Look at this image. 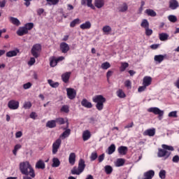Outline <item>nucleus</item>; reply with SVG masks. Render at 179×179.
I'll return each instance as SVG.
<instances>
[{
	"mask_svg": "<svg viewBox=\"0 0 179 179\" xmlns=\"http://www.w3.org/2000/svg\"><path fill=\"white\" fill-rule=\"evenodd\" d=\"M55 121L58 125H64V124L66 122V127L64 128V129H66V128H69V122H68L67 119L66 121H65V119L64 117H57L55 120Z\"/></svg>",
	"mask_w": 179,
	"mask_h": 179,
	"instance_id": "nucleus-10",
	"label": "nucleus"
},
{
	"mask_svg": "<svg viewBox=\"0 0 179 179\" xmlns=\"http://www.w3.org/2000/svg\"><path fill=\"white\" fill-rule=\"evenodd\" d=\"M81 105L83 107H85V108H92L93 107V104L92 102H90L86 99H83L81 101Z\"/></svg>",
	"mask_w": 179,
	"mask_h": 179,
	"instance_id": "nucleus-17",
	"label": "nucleus"
},
{
	"mask_svg": "<svg viewBox=\"0 0 179 179\" xmlns=\"http://www.w3.org/2000/svg\"><path fill=\"white\" fill-rule=\"evenodd\" d=\"M113 75V71H108L106 73V78L107 79H110V78Z\"/></svg>",
	"mask_w": 179,
	"mask_h": 179,
	"instance_id": "nucleus-62",
	"label": "nucleus"
},
{
	"mask_svg": "<svg viewBox=\"0 0 179 179\" xmlns=\"http://www.w3.org/2000/svg\"><path fill=\"white\" fill-rule=\"evenodd\" d=\"M145 13H147L148 16H151L152 17H155V16L157 15V13L155 12V10L152 9H147L145 10Z\"/></svg>",
	"mask_w": 179,
	"mask_h": 179,
	"instance_id": "nucleus-41",
	"label": "nucleus"
},
{
	"mask_svg": "<svg viewBox=\"0 0 179 179\" xmlns=\"http://www.w3.org/2000/svg\"><path fill=\"white\" fill-rule=\"evenodd\" d=\"M141 26L145 29L149 28V22L148 20L143 19L141 22Z\"/></svg>",
	"mask_w": 179,
	"mask_h": 179,
	"instance_id": "nucleus-39",
	"label": "nucleus"
},
{
	"mask_svg": "<svg viewBox=\"0 0 179 179\" xmlns=\"http://www.w3.org/2000/svg\"><path fill=\"white\" fill-rule=\"evenodd\" d=\"M46 127L48 128H55V127H57V123L55 122V120L48 121L46 123Z\"/></svg>",
	"mask_w": 179,
	"mask_h": 179,
	"instance_id": "nucleus-31",
	"label": "nucleus"
},
{
	"mask_svg": "<svg viewBox=\"0 0 179 179\" xmlns=\"http://www.w3.org/2000/svg\"><path fill=\"white\" fill-rule=\"evenodd\" d=\"M9 20H10V23L14 24V26L19 27V25L21 24L20 21L15 17H10L9 18Z\"/></svg>",
	"mask_w": 179,
	"mask_h": 179,
	"instance_id": "nucleus-29",
	"label": "nucleus"
},
{
	"mask_svg": "<svg viewBox=\"0 0 179 179\" xmlns=\"http://www.w3.org/2000/svg\"><path fill=\"white\" fill-rule=\"evenodd\" d=\"M162 148L158 149V157H170L171 152H174V147L171 145L162 144Z\"/></svg>",
	"mask_w": 179,
	"mask_h": 179,
	"instance_id": "nucleus-3",
	"label": "nucleus"
},
{
	"mask_svg": "<svg viewBox=\"0 0 179 179\" xmlns=\"http://www.w3.org/2000/svg\"><path fill=\"white\" fill-rule=\"evenodd\" d=\"M36 63V59L34 57H31L29 61L28 62V65H30L31 66L32 65H34Z\"/></svg>",
	"mask_w": 179,
	"mask_h": 179,
	"instance_id": "nucleus-55",
	"label": "nucleus"
},
{
	"mask_svg": "<svg viewBox=\"0 0 179 179\" xmlns=\"http://www.w3.org/2000/svg\"><path fill=\"white\" fill-rule=\"evenodd\" d=\"M81 173H82V172H80V171H79V169L76 168V166H74L73 168V169L71 170V174H73V176H75V175L79 176Z\"/></svg>",
	"mask_w": 179,
	"mask_h": 179,
	"instance_id": "nucleus-44",
	"label": "nucleus"
},
{
	"mask_svg": "<svg viewBox=\"0 0 179 179\" xmlns=\"http://www.w3.org/2000/svg\"><path fill=\"white\" fill-rule=\"evenodd\" d=\"M169 117H173V118H177V111H172L169 113Z\"/></svg>",
	"mask_w": 179,
	"mask_h": 179,
	"instance_id": "nucleus-56",
	"label": "nucleus"
},
{
	"mask_svg": "<svg viewBox=\"0 0 179 179\" xmlns=\"http://www.w3.org/2000/svg\"><path fill=\"white\" fill-rule=\"evenodd\" d=\"M93 0H81V5L88 6L91 9H94V6H93Z\"/></svg>",
	"mask_w": 179,
	"mask_h": 179,
	"instance_id": "nucleus-16",
	"label": "nucleus"
},
{
	"mask_svg": "<svg viewBox=\"0 0 179 179\" xmlns=\"http://www.w3.org/2000/svg\"><path fill=\"white\" fill-rule=\"evenodd\" d=\"M125 164V160L122 158H118L115 162V167H122Z\"/></svg>",
	"mask_w": 179,
	"mask_h": 179,
	"instance_id": "nucleus-25",
	"label": "nucleus"
},
{
	"mask_svg": "<svg viewBox=\"0 0 179 179\" xmlns=\"http://www.w3.org/2000/svg\"><path fill=\"white\" fill-rule=\"evenodd\" d=\"M111 27L108 26V25H106L103 27L102 31H103V33H105V34H108V33H110V31H111Z\"/></svg>",
	"mask_w": 179,
	"mask_h": 179,
	"instance_id": "nucleus-48",
	"label": "nucleus"
},
{
	"mask_svg": "<svg viewBox=\"0 0 179 179\" xmlns=\"http://www.w3.org/2000/svg\"><path fill=\"white\" fill-rule=\"evenodd\" d=\"M24 89L26 90L31 87V83H27L23 85Z\"/></svg>",
	"mask_w": 179,
	"mask_h": 179,
	"instance_id": "nucleus-57",
	"label": "nucleus"
},
{
	"mask_svg": "<svg viewBox=\"0 0 179 179\" xmlns=\"http://www.w3.org/2000/svg\"><path fill=\"white\" fill-rule=\"evenodd\" d=\"M60 50L63 54H66V52H68V51H69L70 48H69V45H68V43H65V42H62L60 43Z\"/></svg>",
	"mask_w": 179,
	"mask_h": 179,
	"instance_id": "nucleus-11",
	"label": "nucleus"
},
{
	"mask_svg": "<svg viewBox=\"0 0 179 179\" xmlns=\"http://www.w3.org/2000/svg\"><path fill=\"white\" fill-rule=\"evenodd\" d=\"M35 167L36 169L44 170V169H45V163H44L43 160L40 159L36 162Z\"/></svg>",
	"mask_w": 179,
	"mask_h": 179,
	"instance_id": "nucleus-23",
	"label": "nucleus"
},
{
	"mask_svg": "<svg viewBox=\"0 0 179 179\" xmlns=\"http://www.w3.org/2000/svg\"><path fill=\"white\" fill-rule=\"evenodd\" d=\"M67 96L70 99V100H73L76 97V90L73 88H67Z\"/></svg>",
	"mask_w": 179,
	"mask_h": 179,
	"instance_id": "nucleus-9",
	"label": "nucleus"
},
{
	"mask_svg": "<svg viewBox=\"0 0 179 179\" xmlns=\"http://www.w3.org/2000/svg\"><path fill=\"white\" fill-rule=\"evenodd\" d=\"M106 174L110 175L113 173V166L110 165H106L104 167Z\"/></svg>",
	"mask_w": 179,
	"mask_h": 179,
	"instance_id": "nucleus-37",
	"label": "nucleus"
},
{
	"mask_svg": "<svg viewBox=\"0 0 179 179\" xmlns=\"http://www.w3.org/2000/svg\"><path fill=\"white\" fill-rule=\"evenodd\" d=\"M101 68L102 69L107 70V69H108V68H111V64H110V62H106L103 63V64L101 65Z\"/></svg>",
	"mask_w": 179,
	"mask_h": 179,
	"instance_id": "nucleus-47",
	"label": "nucleus"
},
{
	"mask_svg": "<svg viewBox=\"0 0 179 179\" xmlns=\"http://www.w3.org/2000/svg\"><path fill=\"white\" fill-rule=\"evenodd\" d=\"M85 167H86V164H85V160L80 159L78 162V170L80 173H83Z\"/></svg>",
	"mask_w": 179,
	"mask_h": 179,
	"instance_id": "nucleus-22",
	"label": "nucleus"
},
{
	"mask_svg": "<svg viewBox=\"0 0 179 179\" xmlns=\"http://www.w3.org/2000/svg\"><path fill=\"white\" fill-rule=\"evenodd\" d=\"M23 108L25 110H29V109L31 108V102H30V101L24 102V105H23Z\"/></svg>",
	"mask_w": 179,
	"mask_h": 179,
	"instance_id": "nucleus-50",
	"label": "nucleus"
},
{
	"mask_svg": "<svg viewBox=\"0 0 179 179\" xmlns=\"http://www.w3.org/2000/svg\"><path fill=\"white\" fill-rule=\"evenodd\" d=\"M23 133L22 131H17L15 134V138H22Z\"/></svg>",
	"mask_w": 179,
	"mask_h": 179,
	"instance_id": "nucleus-61",
	"label": "nucleus"
},
{
	"mask_svg": "<svg viewBox=\"0 0 179 179\" xmlns=\"http://www.w3.org/2000/svg\"><path fill=\"white\" fill-rule=\"evenodd\" d=\"M20 173L25 176H29L31 178H34L36 177L34 169H33V166H31L30 163L27 161L20 163Z\"/></svg>",
	"mask_w": 179,
	"mask_h": 179,
	"instance_id": "nucleus-1",
	"label": "nucleus"
},
{
	"mask_svg": "<svg viewBox=\"0 0 179 179\" xmlns=\"http://www.w3.org/2000/svg\"><path fill=\"white\" fill-rule=\"evenodd\" d=\"M117 9L119 12H127V10H128V4H127V3H123L122 5L119 6Z\"/></svg>",
	"mask_w": 179,
	"mask_h": 179,
	"instance_id": "nucleus-30",
	"label": "nucleus"
},
{
	"mask_svg": "<svg viewBox=\"0 0 179 179\" xmlns=\"http://www.w3.org/2000/svg\"><path fill=\"white\" fill-rule=\"evenodd\" d=\"M60 164L61 162L59 159H58V158H53L52 167H59Z\"/></svg>",
	"mask_w": 179,
	"mask_h": 179,
	"instance_id": "nucleus-36",
	"label": "nucleus"
},
{
	"mask_svg": "<svg viewBox=\"0 0 179 179\" xmlns=\"http://www.w3.org/2000/svg\"><path fill=\"white\" fill-rule=\"evenodd\" d=\"M71 135V129H66L60 136L59 139H65V138H68Z\"/></svg>",
	"mask_w": 179,
	"mask_h": 179,
	"instance_id": "nucleus-26",
	"label": "nucleus"
},
{
	"mask_svg": "<svg viewBox=\"0 0 179 179\" xmlns=\"http://www.w3.org/2000/svg\"><path fill=\"white\" fill-rule=\"evenodd\" d=\"M48 83L50 85V86H51V87H53L54 89L59 86V83L54 82L52 80H48Z\"/></svg>",
	"mask_w": 179,
	"mask_h": 179,
	"instance_id": "nucleus-34",
	"label": "nucleus"
},
{
	"mask_svg": "<svg viewBox=\"0 0 179 179\" xmlns=\"http://www.w3.org/2000/svg\"><path fill=\"white\" fill-rule=\"evenodd\" d=\"M117 151H118V153H120V155H121L122 156H125V155L128 153V147L122 145L118 148Z\"/></svg>",
	"mask_w": 179,
	"mask_h": 179,
	"instance_id": "nucleus-19",
	"label": "nucleus"
},
{
	"mask_svg": "<svg viewBox=\"0 0 179 179\" xmlns=\"http://www.w3.org/2000/svg\"><path fill=\"white\" fill-rule=\"evenodd\" d=\"M168 19L171 23H176V22H177V17H176V15H169Z\"/></svg>",
	"mask_w": 179,
	"mask_h": 179,
	"instance_id": "nucleus-51",
	"label": "nucleus"
},
{
	"mask_svg": "<svg viewBox=\"0 0 179 179\" xmlns=\"http://www.w3.org/2000/svg\"><path fill=\"white\" fill-rule=\"evenodd\" d=\"M143 179H152L153 177H155V171L150 170L143 174Z\"/></svg>",
	"mask_w": 179,
	"mask_h": 179,
	"instance_id": "nucleus-14",
	"label": "nucleus"
},
{
	"mask_svg": "<svg viewBox=\"0 0 179 179\" xmlns=\"http://www.w3.org/2000/svg\"><path fill=\"white\" fill-rule=\"evenodd\" d=\"M153 34V30L148 28L145 29V36H150Z\"/></svg>",
	"mask_w": 179,
	"mask_h": 179,
	"instance_id": "nucleus-52",
	"label": "nucleus"
},
{
	"mask_svg": "<svg viewBox=\"0 0 179 179\" xmlns=\"http://www.w3.org/2000/svg\"><path fill=\"white\" fill-rule=\"evenodd\" d=\"M159 37L161 41H166V40H169V34L166 33L159 34Z\"/></svg>",
	"mask_w": 179,
	"mask_h": 179,
	"instance_id": "nucleus-33",
	"label": "nucleus"
},
{
	"mask_svg": "<svg viewBox=\"0 0 179 179\" xmlns=\"http://www.w3.org/2000/svg\"><path fill=\"white\" fill-rule=\"evenodd\" d=\"M115 152V145L111 144L110 147L108 148V154L113 155V152Z\"/></svg>",
	"mask_w": 179,
	"mask_h": 179,
	"instance_id": "nucleus-42",
	"label": "nucleus"
},
{
	"mask_svg": "<svg viewBox=\"0 0 179 179\" xmlns=\"http://www.w3.org/2000/svg\"><path fill=\"white\" fill-rule=\"evenodd\" d=\"M57 60L55 59V57H52L50 58V66L52 68H54V66H57Z\"/></svg>",
	"mask_w": 179,
	"mask_h": 179,
	"instance_id": "nucleus-38",
	"label": "nucleus"
},
{
	"mask_svg": "<svg viewBox=\"0 0 179 179\" xmlns=\"http://www.w3.org/2000/svg\"><path fill=\"white\" fill-rule=\"evenodd\" d=\"M69 162L71 166H73V164H75V162H76V159L75 157H69Z\"/></svg>",
	"mask_w": 179,
	"mask_h": 179,
	"instance_id": "nucleus-58",
	"label": "nucleus"
},
{
	"mask_svg": "<svg viewBox=\"0 0 179 179\" xmlns=\"http://www.w3.org/2000/svg\"><path fill=\"white\" fill-rule=\"evenodd\" d=\"M43 13H44V9L43 8H39L37 10V14L41 16V15H43Z\"/></svg>",
	"mask_w": 179,
	"mask_h": 179,
	"instance_id": "nucleus-63",
	"label": "nucleus"
},
{
	"mask_svg": "<svg viewBox=\"0 0 179 179\" xmlns=\"http://www.w3.org/2000/svg\"><path fill=\"white\" fill-rule=\"evenodd\" d=\"M155 129H148L144 131V135H145V136H155Z\"/></svg>",
	"mask_w": 179,
	"mask_h": 179,
	"instance_id": "nucleus-20",
	"label": "nucleus"
},
{
	"mask_svg": "<svg viewBox=\"0 0 179 179\" xmlns=\"http://www.w3.org/2000/svg\"><path fill=\"white\" fill-rule=\"evenodd\" d=\"M154 59L156 62L161 64V62L164 61V56H163V55H155Z\"/></svg>",
	"mask_w": 179,
	"mask_h": 179,
	"instance_id": "nucleus-32",
	"label": "nucleus"
},
{
	"mask_svg": "<svg viewBox=\"0 0 179 179\" xmlns=\"http://www.w3.org/2000/svg\"><path fill=\"white\" fill-rule=\"evenodd\" d=\"M94 6L98 9H101L104 6L105 1L104 0H94Z\"/></svg>",
	"mask_w": 179,
	"mask_h": 179,
	"instance_id": "nucleus-21",
	"label": "nucleus"
},
{
	"mask_svg": "<svg viewBox=\"0 0 179 179\" xmlns=\"http://www.w3.org/2000/svg\"><path fill=\"white\" fill-rule=\"evenodd\" d=\"M92 101L96 103V110H98V111H101V110L104 108V103H106V99L103 95H96L92 98Z\"/></svg>",
	"mask_w": 179,
	"mask_h": 179,
	"instance_id": "nucleus-4",
	"label": "nucleus"
},
{
	"mask_svg": "<svg viewBox=\"0 0 179 179\" xmlns=\"http://www.w3.org/2000/svg\"><path fill=\"white\" fill-rule=\"evenodd\" d=\"M148 113H153L155 115H159V117H163L164 112L160 110L159 108L154 107L148 109Z\"/></svg>",
	"mask_w": 179,
	"mask_h": 179,
	"instance_id": "nucleus-6",
	"label": "nucleus"
},
{
	"mask_svg": "<svg viewBox=\"0 0 179 179\" xmlns=\"http://www.w3.org/2000/svg\"><path fill=\"white\" fill-rule=\"evenodd\" d=\"M146 86L145 85H143V86H141L138 87V92H139L140 93L142 92H145V90H146Z\"/></svg>",
	"mask_w": 179,
	"mask_h": 179,
	"instance_id": "nucleus-59",
	"label": "nucleus"
},
{
	"mask_svg": "<svg viewBox=\"0 0 179 179\" xmlns=\"http://www.w3.org/2000/svg\"><path fill=\"white\" fill-rule=\"evenodd\" d=\"M18 52H19V50L8 51L6 52V56L8 58H11L12 57H16Z\"/></svg>",
	"mask_w": 179,
	"mask_h": 179,
	"instance_id": "nucleus-27",
	"label": "nucleus"
},
{
	"mask_svg": "<svg viewBox=\"0 0 179 179\" xmlns=\"http://www.w3.org/2000/svg\"><path fill=\"white\" fill-rule=\"evenodd\" d=\"M150 48H152V50H157V48H159V45L157 44L151 45Z\"/></svg>",
	"mask_w": 179,
	"mask_h": 179,
	"instance_id": "nucleus-64",
	"label": "nucleus"
},
{
	"mask_svg": "<svg viewBox=\"0 0 179 179\" xmlns=\"http://www.w3.org/2000/svg\"><path fill=\"white\" fill-rule=\"evenodd\" d=\"M72 75L71 72H66L62 75V80L64 83H68L69 82V78Z\"/></svg>",
	"mask_w": 179,
	"mask_h": 179,
	"instance_id": "nucleus-13",
	"label": "nucleus"
},
{
	"mask_svg": "<svg viewBox=\"0 0 179 179\" xmlns=\"http://www.w3.org/2000/svg\"><path fill=\"white\" fill-rule=\"evenodd\" d=\"M8 107L10 110H17L19 108V101L12 99L8 101Z\"/></svg>",
	"mask_w": 179,
	"mask_h": 179,
	"instance_id": "nucleus-8",
	"label": "nucleus"
},
{
	"mask_svg": "<svg viewBox=\"0 0 179 179\" xmlns=\"http://www.w3.org/2000/svg\"><path fill=\"white\" fill-rule=\"evenodd\" d=\"M40 52H41V45L36 43L33 45L31 50V54L34 58H38L40 57Z\"/></svg>",
	"mask_w": 179,
	"mask_h": 179,
	"instance_id": "nucleus-5",
	"label": "nucleus"
},
{
	"mask_svg": "<svg viewBox=\"0 0 179 179\" xmlns=\"http://www.w3.org/2000/svg\"><path fill=\"white\" fill-rule=\"evenodd\" d=\"M92 136L90 131L89 130H85L83 133V139L84 141H89Z\"/></svg>",
	"mask_w": 179,
	"mask_h": 179,
	"instance_id": "nucleus-24",
	"label": "nucleus"
},
{
	"mask_svg": "<svg viewBox=\"0 0 179 179\" xmlns=\"http://www.w3.org/2000/svg\"><path fill=\"white\" fill-rule=\"evenodd\" d=\"M132 83H131V80H127L124 82V86L126 87H128L129 89H131Z\"/></svg>",
	"mask_w": 179,
	"mask_h": 179,
	"instance_id": "nucleus-54",
	"label": "nucleus"
},
{
	"mask_svg": "<svg viewBox=\"0 0 179 179\" xmlns=\"http://www.w3.org/2000/svg\"><path fill=\"white\" fill-rule=\"evenodd\" d=\"M28 33L29 31H27V29H26L24 27H20L17 31V34L20 36H24Z\"/></svg>",
	"mask_w": 179,
	"mask_h": 179,
	"instance_id": "nucleus-18",
	"label": "nucleus"
},
{
	"mask_svg": "<svg viewBox=\"0 0 179 179\" xmlns=\"http://www.w3.org/2000/svg\"><path fill=\"white\" fill-rule=\"evenodd\" d=\"M61 143H62V140L61 138H57L55 142L52 144V153L55 155L57 152H58V149H59L61 146Z\"/></svg>",
	"mask_w": 179,
	"mask_h": 179,
	"instance_id": "nucleus-7",
	"label": "nucleus"
},
{
	"mask_svg": "<svg viewBox=\"0 0 179 179\" xmlns=\"http://www.w3.org/2000/svg\"><path fill=\"white\" fill-rule=\"evenodd\" d=\"M60 111L61 113H65L66 114H68V113H69V106L68 105L62 106Z\"/></svg>",
	"mask_w": 179,
	"mask_h": 179,
	"instance_id": "nucleus-45",
	"label": "nucleus"
},
{
	"mask_svg": "<svg viewBox=\"0 0 179 179\" xmlns=\"http://www.w3.org/2000/svg\"><path fill=\"white\" fill-rule=\"evenodd\" d=\"M143 85L144 86H150L152 85V77L150 76H145L143 79Z\"/></svg>",
	"mask_w": 179,
	"mask_h": 179,
	"instance_id": "nucleus-15",
	"label": "nucleus"
},
{
	"mask_svg": "<svg viewBox=\"0 0 179 179\" xmlns=\"http://www.w3.org/2000/svg\"><path fill=\"white\" fill-rule=\"evenodd\" d=\"M159 176V178H162V179L166 178V171L164 170L160 171Z\"/></svg>",
	"mask_w": 179,
	"mask_h": 179,
	"instance_id": "nucleus-53",
	"label": "nucleus"
},
{
	"mask_svg": "<svg viewBox=\"0 0 179 179\" xmlns=\"http://www.w3.org/2000/svg\"><path fill=\"white\" fill-rule=\"evenodd\" d=\"M80 23H82V21H80V19L76 18L70 23V27H75L76 24H80Z\"/></svg>",
	"mask_w": 179,
	"mask_h": 179,
	"instance_id": "nucleus-35",
	"label": "nucleus"
},
{
	"mask_svg": "<svg viewBox=\"0 0 179 179\" xmlns=\"http://www.w3.org/2000/svg\"><path fill=\"white\" fill-rule=\"evenodd\" d=\"M20 173L25 176H29L31 178H34L36 177L34 169H33V166H31L30 163L27 161L20 163Z\"/></svg>",
	"mask_w": 179,
	"mask_h": 179,
	"instance_id": "nucleus-2",
	"label": "nucleus"
},
{
	"mask_svg": "<svg viewBox=\"0 0 179 179\" xmlns=\"http://www.w3.org/2000/svg\"><path fill=\"white\" fill-rule=\"evenodd\" d=\"M46 2H48V5H58L59 3V0H46Z\"/></svg>",
	"mask_w": 179,
	"mask_h": 179,
	"instance_id": "nucleus-49",
	"label": "nucleus"
},
{
	"mask_svg": "<svg viewBox=\"0 0 179 179\" xmlns=\"http://www.w3.org/2000/svg\"><path fill=\"white\" fill-rule=\"evenodd\" d=\"M178 6V1L177 0H171L169 2V8L174 10V9H177Z\"/></svg>",
	"mask_w": 179,
	"mask_h": 179,
	"instance_id": "nucleus-28",
	"label": "nucleus"
},
{
	"mask_svg": "<svg viewBox=\"0 0 179 179\" xmlns=\"http://www.w3.org/2000/svg\"><path fill=\"white\" fill-rule=\"evenodd\" d=\"M24 27L27 29V31H29V30H31L34 27V24L33 22H28L24 24Z\"/></svg>",
	"mask_w": 179,
	"mask_h": 179,
	"instance_id": "nucleus-46",
	"label": "nucleus"
},
{
	"mask_svg": "<svg viewBox=\"0 0 179 179\" xmlns=\"http://www.w3.org/2000/svg\"><path fill=\"white\" fill-rule=\"evenodd\" d=\"M92 28V22L90 21H87L80 25V29L81 30H89Z\"/></svg>",
	"mask_w": 179,
	"mask_h": 179,
	"instance_id": "nucleus-12",
	"label": "nucleus"
},
{
	"mask_svg": "<svg viewBox=\"0 0 179 179\" xmlns=\"http://www.w3.org/2000/svg\"><path fill=\"white\" fill-rule=\"evenodd\" d=\"M117 94L120 97V99H125V97H127L125 92L124 91H122V90H119L117 92Z\"/></svg>",
	"mask_w": 179,
	"mask_h": 179,
	"instance_id": "nucleus-43",
	"label": "nucleus"
},
{
	"mask_svg": "<svg viewBox=\"0 0 179 179\" xmlns=\"http://www.w3.org/2000/svg\"><path fill=\"white\" fill-rule=\"evenodd\" d=\"M129 66V64L127 62H122L121 63V66L120 67V72H124L127 68Z\"/></svg>",
	"mask_w": 179,
	"mask_h": 179,
	"instance_id": "nucleus-40",
	"label": "nucleus"
},
{
	"mask_svg": "<svg viewBox=\"0 0 179 179\" xmlns=\"http://www.w3.org/2000/svg\"><path fill=\"white\" fill-rule=\"evenodd\" d=\"M55 59H56V62H57L58 64V62H61L62 61H64V59H65V57L63 56H60L57 58L55 57Z\"/></svg>",
	"mask_w": 179,
	"mask_h": 179,
	"instance_id": "nucleus-60",
	"label": "nucleus"
}]
</instances>
